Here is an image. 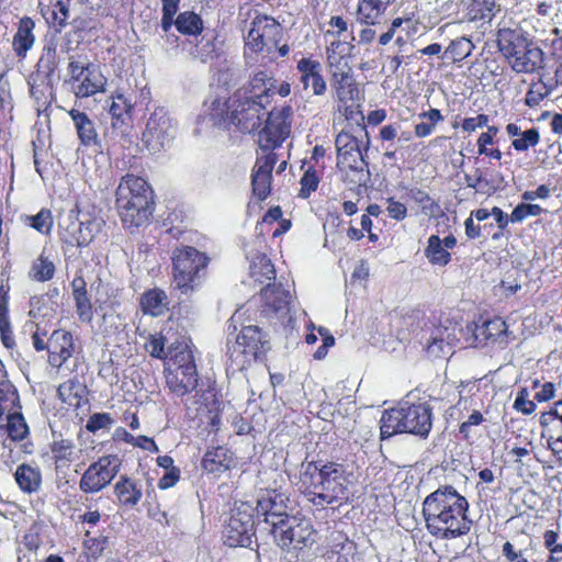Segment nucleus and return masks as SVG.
Here are the masks:
<instances>
[{"instance_id":"1","label":"nucleus","mask_w":562,"mask_h":562,"mask_svg":"<svg viewBox=\"0 0 562 562\" xmlns=\"http://www.w3.org/2000/svg\"><path fill=\"white\" fill-rule=\"evenodd\" d=\"M468 507V501L454 487H439L423 502L427 529L445 540L467 535L472 525L467 517Z\"/></svg>"},{"instance_id":"2","label":"nucleus","mask_w":562,"mask_h":562,"mask_svg":"<svg viewBox=\"0 0 562 562\" xmlns=\"http://www.w3.org/2000/svg\"><path fill=\"white\" fill-rule=\"evenodd\" d=\"M349 483L345 465L336 462H327L321 468L310 462L303 465L300 474V490L310 503L319 508L348 501Z\"/></svg>"},{"instance_id":"3","label":"nucleus","mask_w":562,"mask_h":562,"mask_svg":"<svg viewBox=\"0 0 562 562\" xmlns=\"http://www.w3.org/2000/svg\"><path fill=\"white\" fill-rule=\"evenodd\" d=\"M335 146L339 170L346 172L351 183L366 186L370 179L369 164L366 160L370 137L366 125L358 123L353 132H339Z\"/></svg>"},{"instance_id":"4","label":"nucleus","mask_w":562,"mask_h":562,"mask_svg":"<svg viewBox=\"0 0 562 562\" xmlns=\"http://www.w3.org/2000/svg\"><path fill=\"white\" fill-rule=\"evenodd\" d=\"M116 204L126 226H140L151 215L153 191L140 177L126 175L116 189Z\"/></svg>"},{"instance_id":"5","label":"nucleus","mask_w":562,"mask_h":562,"mask_svg":"<svg viewBox=\"0 0 562 562\" xmlns=\"http://www.w3.org/2000/svg\"><path fill=\"white\" fill-rule=\"evenodd\" d=\"M380 424V434L383 440L403 432L426 438L432 427L431 407L427 403L409 404L404 402L397 407L385 411Z\"/></svg>"},{"instance_id":"6","label":"nucleus","mask_w":562,"mask_h":562,"mask_svg":"<svg viewBox=\"0 0 562 562\" xmlns=\"http://www.w3.org/2000/svg\"><path fill=\"white\" fill-rule=\"evenodd\" d=\"M497 46L517 74H531L541 67L542 49L531 45L519 31L501 29L497 33Z\"/></svg>"},{"instance_id":"7","label":"nucleus","mask_w":562,"mask_h":562,"mask_svg":"<svg viewBox=\"0 0 562 562\" xmlns=\"http://www.w3.org/2000/svg\"><path fill=\"white\" fill-rule=\"evenodd\" d=\"M353 46L341 41H334L327 47V61L330 70V86L337 103L359 101V89L353 78L352 68L346 58V49Z\"/></svg>"},{"instance_id":"8","label":"nucleus","mask_w":562,"mask_h":562,"mask_svg":"<svg viewBox=\"0 0 562 562\" xmlns=\"http://www.w3.org/2000/svg\"><path fill=\"white\" fill-rule=\"evenodd\" d=\"M268 88L259 93L247 89H239L232 95L233 124L244 133H251L257 130L267 115L266 104L268 100Z\"/></svg>"},{"instance_id":"9","label":"nucleus","mask_w":562,"mask_h":562,"mask_svg":"<svg viewBox=\"0 0 562 562\" xmlns=\"http://www.w3.org/2000/svg\"><path fill=\"white\" fill-rule=\"evenodd\" d=\"M268 349L269 341L258 326H244L235 342L228 346L231 364L235 370L241 371Z\"/></svg>"},{"instance_id":"10","label":"nucleus","mask_w":562,"mask_h":562,"mask_svg":"<svg viewBox=\"0 0 562 562\" xmlns=\"http://www.w3.org/2000/svg\"><path fill=\"white\" fill-rule=\"evenodd\" d=\"M282 38L283 29L273 18L258 15L251 22L246 45L254 52L271 54L278 50L280 56H285L289 53V46L285 44L280 46Z\"/></svg>"},{"instance_id":"11","label":"nucleus","mask_w":562,"mask_h":562,"mask_svg":"<svg viewBox=\"0 0 562 562\" xmlns=\"http://www.w3.org/2000/svg\"><path fill=\"white\" fill-rule=\"evenodd\" d=\"M279 548L290 553H297L315 542L316 532L312 524L296 516L289 518L277 529H270Z\"/></svg>"},{"instance_id":"12","label":"nucleus","mask_w":562,"mask_h":562,"mask_svg":"<svg viewBox=\"0 0 562 562\" xmlns=\"http://www.w3.org/2000/svg\"><path fill=\"white\" fill-rule=\"evenodd\" d=\"M209 258L193 247L184 246L173 251V280L176 286L188 293L193 290L200 270L204 269Z\"/></svg>"},{"instance_id":"13","label":"nucleus","mask_w":562,"mask_h":562,"mask_svg":"<svg viewBox=\"0 0 562 562\" xmlns=\"http://www.w3.org/2000/svg\"><path fill=\"white\" fill-rule=\"evenodd\" d=\"M177 124L164 108H157L147 120L143 142L153 153L169 146L175 139Z\"/></svg>"},{"instance_id":"14","label":"nucleus","mask_w":562,"mask_h":562,"mask_svg":"<svg viewBox=\"0 0 562 562\" xmlns=\"http://www.w3.org/2000/svg\"><path fill=\"white\" fill-rule=\"evenodd\" d=\"M122 461L116 454H108L91 463L83 472L79 488L83 493H98L117 475Z\"/></svg>"},{"instance_id":"15","label":"nucleus","mask_w":562,"mask_h":562,"mask_svg":"<svg viewBox=\"0 0 562 562\" xmlns=\"http://www.w3.org/2000/svg\"><path fill=\"white\" fill-rule=\"evenodd\" d=\"M292 110L289 106L267 112L266 125L258 134V145L262 151L279 147L291 132Z\"/></svg>"},{"instance_id":"16","label":"nucleus","mask_w":562,"mask_h":562,"mask_svg":"<svg viewBox=\"0 0 562 562\" xmlns=\"http://www.w3.org/2000/svg\"><path fill=\"white\" fill-rule=\"evenodd\" d=\"M173 364L176 368L168 372L166 382L173 394L183 396L198 385V372L191 351L183 350L175 355Z\"/></svg>"},{"instance_id":"17","label":"nucleus","mask_w":562,"mask_h":562,"mask_svg":"<svg viewBox=\"0 0 562 562\" xmlns=\"http://www.w3.org/2000/svg\"><path fill=\"white\" fill-rule=\"evenodd\" d=\"M224 542L228 547H248L254 536V518L251 506L241 504L236 506L223 531Z\"/></svg>"},{"instance_id":"18","label":"nucleus","mask_w":562,"mask_h":562,"mask_svg":"<svg viewBox=\"0 0 562 562\" xmlns=\"http://www.w3.org/2000/svg\"><path fill=\"white\" fill-rule=\"evenodd\" d=\"M290 498L277 490H267L257 499V515L263 517V521L270 529H277L286 519L293 516L288 514Z\"/></svg>"},{"instance_id":"19","label":"nucleus","mask_w":562,"mask_h":562,"mask_svg":"<svg viewBox=\"0 0 562 562\" xmlns=\"http://www.w3.org/2000/svg\"><path fill=\"white\" fill-rule=\"evenodd\" d=\"M278 160L277 154L269 151L259 156L252 169L251 184L254 194L265 200L271 191V173Z\"/></svg>"},{"instance_id":"20","label":"nucleus","mask_w":562,"mask_h":562,"mask_svg":"<svg viewBox=\"0 0 562 562\" xmlns=\"http://www.w3.org/2000/svg\"><path fill=\"white\" fill-rule=\"evenodd\" d=\"M134 103L121 92L112 95L109 112L112 119V128L116 131L122 138H125L132 128V115Z\"/></svg>"},{"instance_id":"21","label":"nucleus","mask_w":562,"mask_h":562,"mask_svg":"<svg viewBox=\"0 0 562 562\" xmlns=\"http://www.w3.org/2000/svg\"><path fill=\"white\" fill-rule=\"evenodd\" d=\"M74 338L70 331L56 329L48 338V363L57 369L72 356Z\"/></svg>"},{"instance_id":"22","label":"nucleus","mask_w":562,"mask_h":562,"mask_svg":"<svg viewBox=\"0 0 562 562\" xmlns=\"http://www.w3.org/2000/svg\"><path fill=\"white\" fill-rule=\"evenodd\" d=\"M260 299L262 302L261 314L270 316L271 314H278L289 310L291 302L290 290L283 289L281 284L268 283L260 292Z\"/></svg>"},{"instance_id":"23","label":"nucleus","mask_w":562,"mask_h":562,"mask_svg":"<svg viewBox=\"0 0 562 562\" xmlns=\"http://www.w3.org/2000/svg\"><path fill=\"white\" fill-rule=\"evenodd\" d=\"M87 72L83 75L79 83L72 87V91L77 98H88L99 92H104L106 78L101 72L99 66L88 63Z\"/></svg>"},{"instance_id":"24","label":"nucleus","mask_w":562,"mask_h":562,"mask_svg":"<svg viewBox=\"0 0 562 562\" xmlns=\"http://www.w3.org/2000/svg\"><path fill=\"white\" fill-rule=\"evenodd\" d=\"M297 70L301 74V82L304 89L312 87L315 95H323L325 93L327 85L322 76V65L319 61L302 58L297 63Z\"/></svg>"},{"instance_id":"25","label":"nucleus","mask_w":562,"mask_h":562,"mask_svg":"<svg viewBox=\"0 0 562 562\" xmlns=\"http://www.w3.org/2000/svg\"><path fill=\"white\" fill-rule=\"evenodd\" d=\"M139 305L144 314L158 317L169 311L170 300L164 290L154 288L142 294Z\"/></svg>"},{"instance_id":"26","label":"nucleus","mask_w":562,"mask_h":562,"mask_svg":"<svg viewBox=\"0 0 562 562\" xmlns=\"http://www.w3.org/2000/svg\"><path fill=\"white\" fill-rule=\"evenodd\" d=\"M234 464L233 453L225 447L207 450L202 459V468L212 474L220 475Z\"/></svg>"},{"instance_id":"27","label":"nucleus","mask_w":562,"mask_h":562,"mask_svg":"<svg viewBox=\"0 0 562 562\" xmlns=\"http://www.w3.org/2000/svg\"><path fill=\"white\" fill-rule=\"evenodd\" d=\"M19 488L25 494L37 493L42 487V472L37 465L21 463L14 472Z\"/></svg>"},{"instance_id":"28","label":"nucleus","mask_w":562,"mask_h":562,"mask_svg":"<svg viewBox=\"0 0 562 562\" xmlns=\"http://www.w3.org/2000/svg\"><path fill=\"white\" fill-rule=\"evenodd\" d=\"M50 451L57 473H65L70 464L79 457V450H77L75 443L68 439L54 441L50 446Z\"/></svg>"},{"instance_id":"29","label":"nucleus","mask_w":562,"mask_h":562,"mask_svg":"<svg viewBox=\"0 0 562 562\" xmlns=\"http://www.w3.org/2000/svg\"><path fill=\"white\" fill-rule=\"evenodd\" d=\"M114 493L119 504L124 507L136 506L143 496L140 486L126 475L120 476L114 485Z\"/></svg>"},{"instance_id":"30","label":"nucleus","mask_w":562,"mask_h":562,"mask_svg":"<svg viewBox=\"0 0 562 562\" xmlns=\"http://www.w3.org/2000/svg\"><path fill=\"white\" fill-rule=\"evenodd\" d=\"M72 296L76 303V312L79 319L90 323L93 318L92 305L87 294V283L82 277H77L71 282Z\"/></svg>"},{"instance_id":"31","label":"nucleus","mask_w":562,"mask_h":562,"mask_svg":"<svg viewBox=\"0 0 562 562\" xmlns=\"http://www.w3.org/2000/svg\"><path fill=\"white\" fill-rule=\"evenodd\" d=\"M34 27L35 23L29 16H24L19 21L18 31L12 42L13 50L18 56H25L26 52L34 45Z\"/></svg>"},{"instance_id":"32","label":"nucleus","mask_w":562,"mask_h":562,"mask_svg":"<svg viewBox=\"0 0 562 562\" xmlns=\"http://www.w3.org/2000/svg\"><path fill=\"white\" fill-rule=\"evenodd\" d=\"M69 115L74 121L78 138L85 146H91L97 144L98 133L95 131L93 122L89 116L78 110H70Z\"/></svg>"},{"instance_id":"33","label":"nucleus","mask_w":562,"mask_h":562,"mask_svg":"<svg viewBox=\"0 0 562 562\" xmlns=\"http://www.w3.org/2000/svg\"><path fill=\"white\" fill-rule=\"evenodd\" d=\"M391 0H361L357 9L359 23L374 25L384 13Z\"/></svg>"},{"instance_id":"34","label":"nucleus","mask_w":562,"mask_h":562,"mask_svg":"<svg viewBox=\"0 0 562 562\" xmlns=\"http://www.w3.org/2000/svg\"><path fill=\"white\" fill-rule=\"evenodd\" d=\"M86 393V386L77 379H70L57 389V395L61 402L75 408L80 407Z\"/></svg>"},{"instance_id":"35","label":"nucleus","mask_w":562,"mask_h":562,"mask_svg":"<svg viewBox=\"0 0 562 562\" xmlns=\"http://www.w3.org/2000/svg\"><path fill=\"white\" fill-rule=\"evenodd\" d=\"M233 108L235 105L232 104V95L215 97L209 104L207 114L214 124H233Z\"/></svg>"},{"instance_id":"36","label":"nucleus","mask_w":562,"mask_h":562,"mask_svg":"<svg viewBox=\"0 0 562 562\" xmlns=\"http://www.w3.org/2000/svg\"><path fill=\"white\" fill-rule=\"evenodd\" d=\"M80 222L81 220H79V211L77 209H71L61 216L58 227L63 241L69 245H75Z\"/></svg>"},{"instance_id":"37","label":"nucleus","mask_w":562,"mask_h":562,"mask_svg":"<svg viewBox=\"0 0 562 562\" xmlns=\"http://www.w3.org/2000/svg\"><path fill=\"white\" fill-rule=\"evenodd\" d=\"M175 25L183 35L196 36L202 33L204 25L203 20L193 11L181 12L175 21Z\"/></svg>"},{"instance_id":"38","label":"nucleus","mask_w":562,"mask_h":562,"mask_svg":"<svg viewBox=\"0 0 562 562\" xmlns=\"http://www.w3.org/2000/svg\"><path fill=\"white\" fill-rule=\"evenodd\" d=\"M42 13L49 25L60 30L67 25L70 16L69 0H57L50 8L42 10Z\"/></svg>"},{"instance_id":"39","label":"nucleus","mask_w":562,"mask_h":562,"mask_svg":"<svg viewBox=\"0 0 562 562\" xmlns=\"http://www.w3.org/2000/svg\"><path fill=\"white\" fill-rule=\"evenodd\" d=\"M425 256L432 265L446 266L451 260L450 252L443 247L441 239L437 235L428 238Z\"/></svg>"},{"instance_id":"40","label":"nucleus","mask_w":562,"mask_h":562,"mask_svg":"<svg viewBox=\"0 0 562 562\" xmlns=\"http://www.w3.org/2000/svg\"><path fill=\"white\" fill-rule=\"evenodd\" d=\"M474 48L473 43L467 37H459L451 41L446 48L442 58H449L453 63H459L469 57Z\"/></svg>"},{"instance_id":"41","label":"nucleus","mask_w":562,"mask_h":562,"mask_svg":"<svg viewBox=\"0 0 562 562\" xmlns=\"http://www.w3.org/2000/svg\"><path fill=\"white\" fill-rule=\"evenodd\" d=\"M19 395L14 386L8 381L0 382V418L15 411Z\"/></svg>"},{"instance_id":"42","label":"nucleus","mask_w":562,"mask_h":562,"mask_svg":"<svg viewBox=\"0 0 562 562\" xmlns=\"http://www.w3.org/2000/svg\"><path fill=\"white\" fill-rule=\"evenodd\" d=\"M102 221L98 218H88L87 221L80 222V227L76 235L75 245L78 247L90 244L95 234L100 232Z\"/></svg>"},{"instance_id":"43","label":"nucleus","mask_w":562,"mask_h":562,"mask_svg":"<svg viewBox=\"0 0 562 562\" xmlns=\"http://www.w3.org/2000/svg\"><path fill=\"white\" fill-rule=\"evenodd\" d=\"M24 222L43 235H49L54 224L52 212L48 209H42L35 215L25 216Z\"/></svg>"},{"instance_id":"44","label":"nucleus","mask_w":562,"mask_h":562,"mask_svg":"<svg viewBox=\"0 0 562 562\" xmlns=\"http://www.w3.org/2000/svg\"><path fill=\"white\" fill-rule=\"evenodd\" d=\"M250 274L259 283L270 282L276 279L274 267L265 256L258 257L257 261L251 265Z\"/></svg>"},{"instance_id":"45","label":"nucleus","mask_w":562,"mask_h":562,"mask_svg":"<svg viewBox=\"0 0 562 562\" xmlns=\"http://www.w3.org/2000/svg\"><path fill=\"white\" fill-rule=\"evenodd\" d=\"M7 431L12 440H23L29 434V427L22 414L13 411L7 415Z\"/></svg>"},{"instance_id":"46","label":"nucleus","mask_w":562,"mask_h":562,"mask_svg":"<svg viewBox=\"0 0 562 562\" xmlns=\"http://www.w3.org/2000/svg\"><path fill=\"white\" fill-rule=\"evenodd\" d=\"M55 266L54 263L45 258L44 256H40L32 265L30 276L33 280L44 282L48 281L54 277Z\"/></svg>"},{"instance_id":"47","label":"nucleus","mask_w":562,"mask_h":562,"mask_svg":"<svg viewBox=\"0 0 562 562\" xmlns=\"http://www.w3.org/2000/svg\"><path fill=\"white\" fill-rule=\"evenodd\" d=\"M507 334V325L502 318H494L485 322L476 328L475 337L483 336L485 339H495Z\"/></svg>"},{"instance_id":"48","label":"nucleus","mask_w":562,"mask_h":562,"mask_svg":"<svg viewBox=\"0 0 562 562\" xmlns=\"http://www.w3.org/2000/svg\"><path fill=\"white\" fill-rule=\"evenodd\" d=\"M498 128L496 126H487V131L482 133L477 139V148L480 155H486L494 159L499 160L502 158V151L499 149H488L487 145L494 143V137L497 135Z\"/></svg>"},{"instance_id":"49","label":"nucleus","mask_w":562,"mask_h":562,"mask_svg":"<svg viewBox=\"0 0 562 562\" xmlns=\"http://www.w3.org/2000/svg\"><path fill=\"white\" fill-rule=\"evenodd\" d=\"M559 538L554 530H547L543 533V544L550 552L547 562H562V543L559 542Z\"/></svg>"},{"instance_id":"50","label":"nucleus","mask_w":562,"mask_h":562,"mask_svg":"<svg viewBox=\"0 0 562 562\" xmlns=\"http://www.w3.org/2000/svg\"><path fill=\"white\" fill-rule=\"evenodd\" d=\"M218 45L217 37L207 35L203 36L196 45V56L202 60L206 61L217 56Z\"/></svg>"},{"instance_id":"51","label":"nucleus","mask_w":562,"mask_h":562,"mask_svg":"<svg viewBox=\"0 0 562 562\" xmlns=\"http://www.w3.org/2000/svg\"><path fill=\"white\" fill-rule=\"evenodd\" d=\"M540 142L539 131L535 127L521 132L520 136L515 138L512 143L517 151H526L530 147H535Z\"/></svg>"},{"instance_id":"52","label":"nucleus","mask_w":562,"mask_h":562,"mask_svg":"<svg viewBox=\"0 0 562 562\" xmlns=\"http://www.w3.org/2000/svg\"><path fill=\"white\" fill-rule=\"evenodd\" d=\"M542 212L543 209L538 204H518L510 214V222H521L528 216H538Z\"/></svg>"},{"instance_id":"53","label":"nucleus","mask_w":562,"mask_h":562,"mask_svg":"<svg viewBox=\"0 0 562 562\" xmlns=\"http://www.w3.org/2000/svg\"><path fill=\"white\" fill-rule=\"evenodd\" d=\"M525 553L526 549L519 548L512 541H506L502 547V554L506 562H529Z\"/></svg>"},{"instance_id":"54","label":"nucleus","mask_w":562,"mask_h":562,"mask_svg":"<svg viewBox=\"0 0 562 562\" xmlns=\"http://www.w3.org/2000/svg\"><path fill=\"white\" fill-rule=\"evenodd\" d=\"M145 348L151 357L157 359H167L170 355L165 350V338L162 336L151 335Z\"/></svg>"},{"instance_id":"55","label":"nucleus","mask_w":562,"mask_h":562,"mask_svg":"<svg viewBox=\"0 0 562 562\" xmlns=\"http://www.w3.org/2000/svg\"><path fill=\"white\" fill-rule=\"evenodd\" d=\"M429 356L438 358L452 353L451 344L442 337H434L427 346Z\"/></svg>"},{"instance_id":"56","label":"nucleus","mask_w":562,"mask_h":562,"mask_svg":"<svg viewBox=\"0 0 562 562\" xmlns=\"http://www.w3.org/2000/svg\"><path fill=\"white\" fill-rule=\"evenodd\" d=\"M319 179L316 175V171L313 169H307L303 177L301 178V191L300 195L302 198H307L312 192H314L318 187Z\"/></svg>"},{"instance_id":"57","label":"nucleus","mask_w":562,"mask_h":562,"mask_svg":"<svg viewBox=\"0 0 562 562\" xmlns=\"http://www.w3.org/2000/svg\"><path fill=\"white\" fill-rule=\"evenodd\" d=\"M86 68H88V63L83 64L72 57L69 59L67 69L69 75L68 82L71 83V88L82 79L83 75L87 72Z\"/></svg>"},{"instance_id":"58","label":"nucleus","mask_w":562,"mask_h":562,"mask_svg":"<svg viewBox=\"0 0 562 562\" xmlns=\"http://www.w3.org/2000/svg\"><path fill=\"white\" fill-rule=\"evenodd\" d=\"M113 423L112 417L108 413H97L90 416L87 423V429L95 432L100 429L108 428Z\"/></svg>"},{"instance_id":"59","label":"nucleus","mask_w":562,"mask_h":562,"mask_svg":"<svg viewBox=\"0 0 562 562\" xmlns=\"http://www.w3.org/2000/svg\"><path fill=\"white\" fill-rule=\"evenodd\" d=\"M0 338L8 350L12 351L15 348L14 335L9 317L0 318Z\"/></svg>"},{"instance_id":"60","label":"nucleus","mask_w":562,"mask_h":562,"mask_svg":"<svg viewBox=\"0 0 562 562\" xmlns=\"http://www.w3.org/2000/svg\"><path fill=\"white\" fill-rule=\"evenodd\" d=\"M557 418L559 425L557 427V436L550 435L548 438V446L554 452L562 451V414L560 415L557 411L552 413Z\"/></svg>"},{"instance_id":"61","label":"nucleus","mask_w":562,"mask_h":562,"mask_svg":"<svg viewBox=\"0 0 562 562\" xmlns=\"http://www.w3.org/2000/svg\"><path fill=\"white\" fill-rule=\"evenodd\" d=\"M359 108L360 105L357 102L338 103L337 105L338 112L342 114L348 121H357V116H360V120L363 121V115L361 114Z\"/></svg>"},{"instance_id":"62","label":"nucleus","mask_w":562,"mask_h":562,"mask_svg":"<svg viewBox=\"0 0 562 562\" xmlns=\"http://www.w3.org/2000/svg\"><path fill=\"white\" fill-rule=\"evenodd\" d=\"M488 116L486 114H479L474 117H467L463 120L461 127L464 132L472 133L479 127L487 126Z\"/></svg>"},{"instance_id":"63","label":"nucleus","mask_w":562,"mask_h":562,"mask_svg":"<svg viewBox=\"0 0 562 562\" xmlns=\"http://www.w3.org/2000/svg\"><path fill=\"white\" fill-rule=\"evenodd\" d=\"M386 211L389 215L396 221H402L407 215V209L405 204L395 201L393 198L387 200Z\"/></svg>"},{"instance_id":"64","label":"nucleus","mask_w":562,"mask_h":562,"mask_svg":"<svg viewBox=\"0 0 562 562\" xmlns=\"http://www.w3.org/2000/svg\"><path fill=\"white\" fill-rule=\"evenodd\" d=\"M483 422V415L475 411L473 412L465 422L460 425L459 431L464 438H469L470 428L472 426H477Z\"/></svg>"}]
</instances>
